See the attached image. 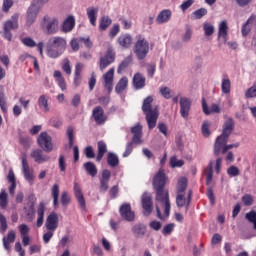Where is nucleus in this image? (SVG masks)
Returning a JSON list of instances; mask_svg holds the SVG:
<instances>
[{"instance_id":"f257e3e1","label":"nucleus","mask_w":256,"mask_h":256,"mask_svg":"<svg viewBox=\"0 0 256 256\" xmlns=\"http://www.w3.org/2000/svg\"><path fill=\"white\" fill-rule=\"evenodd\" d=\"M167 184V175L165 171L160 169L157 174L153 177L152 185L154 191H156V201L164 204V213L166 217H169L171 213V202L169 200V191L165 190V185Z\"/></svg>"},{"instance_id":"f03ea898","label":"nucleus","mask_w":256,"mask_h":256,"mask_svg":"<svg viewBox=\"0 0 256 256\" xmlns=\"http://www.w3.org/2000/svg\"><path fill=\"white\" fill-rule=\"evenodd\" d=\"M67 49V40L60 36H52L46 44V53L50 59H57L65 53Z\"/></svg>"},{"instance_id":"7ed1b4c3","label":"nucleus","mask_w":256,"mask_h":256,"mask_svg":"<svg viewBox=\"0 0 256 256\" xmlns=\"http://www.w3.org/2000/svg\"><path fill=\"white\" fill-rule=\"evenodd\" d=\"M142 111L145 115L148 129L150 131L155 129L157 127V119H159V110L153 109V96H147L143 100Z\"/></svg>"},{"instance_id":"20e7f679","label":"nucleus","mask_w":256,"mask_h":256,"mask_svg":"<svg viewBox=\"0 0 256 256\" xmlns=\"http://www.w3.org/2000/svg\"><path fill=\"white\" fill-rule=\"evenodd\" d=\"M233 129H235V122L233 118H229L223 125L222 134L216 138V153H219L221 145L228 143L229 136L233 133Z\"/></svg>"},{"instance_id":"39448f33","label":"nucleus","mask_w":256,"mask_h":256,"mask_svg":"<svg viewBox=\"0 0 256 256\" xmlns=\"http://www.w3.org/2000/svg\"><path fill=\"white\" fill-rule=\"evenodd\" d=\"M45 3H47V0H33L31 2L26 16L27 27H31V25L35 23V19H37V15H39V11H41V8Z\"/></svg>"},{"instance_id":"423d86ee","label":"nucleus","mask_w":256,"mask_h":256,"mask_svg":"<svg viewBox=\"0 0 256 256\" xmlns=\"http://www.w3.org/2000/svg\"><path fill=\"white\" fill-rule=\"evenodd\" d=\"M136 39L134 53L139 61H143L147 57V53H149V42L141 35L136 36Z\"/></svg>"},{"instance_id":"0eeeda50","label":"nucleus","mask_w":256,"mask_h":256,"mask_svg":"<svg viewBox=\"0 0 256 256\" xmlns=\"http://www.w3.org/2000/svg\"><path fill=\"white\" fill-rule=\"evenodd\" d=\"M187 178L182 177L178 181L177 185V196H176V205L177 207H185V191H187Z\"/></svg>"},{"instance_id":"6e6552de","label":"nucleus","mask_w":256,"mask_h":256,"mask_svg":"<svg viewBox=\"0 0 256 256\" xmlns=\"http://www.w3.org/2000/svg\"><path fill=\"white\" fill-rule=\"evenodd\" d=\"M37 143L45 153H51L53 151V139L47 132L40 133Z\"/></svg>"},{"instance_id":"1a4fd4ad","label":"nucleus","mask_w":256,"mask_h":256,"mask_svg":"<svg viewBox=\"0 0 256 256\" xmlns=\"http://www.w3.org/2000/svg\"><path fill=\"white\" fill-rule=\"evenodd\" d=\"M17 19H19V16L14 15L12 16L11 20H8L4 23V38L7 39V41H11L13 37V34H11V31L19 27V22L17 21Z\"/></svg>"},{"instance_id":"9d476101","label":"nucleus","mask_w":256,"mask_h":256,"mask_svg":"<svg viewBox=\"0 0 256 256\" xmlns=\"http://www.w3.org/2000/svg\"><path fill=\"white\" fill-rule=\"evenodd\" d=\"M44 29L48 35H55L59 31V20L57 18L44 17Z\"/></svg>"},{"instance_id":"9b49d317","label":"nucleus","mask_w":256,"mask_h":256,"mask_svg":"<svg viewBox=\"0 0 256 256\" xmlns=\"http://www.w3.org/2000/svg\"><path fill=\"white\" fill-rule=\"evenodd\" d=\"M21 159L24 178L30 183V185H32L33 181H35V175L33 174V170H31V167H29V162L27 161V154H22Z\"/></svg>"},{"instance_id":"f8f14e48","label":"nucleus","mask_w":256,"mask_h":256,"mask_svg":"<svg viewBox=\"0 0 256 256\" xmlns=\"http://www.w3.org/2000/svg\"><path fill=\"white\" fill-rule=\"evenodd\" d=\"M142 208L144 209L145 217H149L153 213V198L149 192H144L141 197Z\"/></svg>"},{"instance_id":"ddd939ff","label":"nucleus","mask_w":256,"mask_h":256,"mask_svg":"<svg viewBox=\"0 0 256 256\" xmlns=\"http://www.w3.org/2000/svg\"><path fill=\"white\" fill-rule=\"evenodd\" d=\"M119 213L124 221H128V223H133V221H135V212L131 210V204H122L119 208Z\"/></svg>"},{"instance_id":"4468645a","label":"nucleus","mask_w":256,"mask_h":256,"mask_svg":"<svg viewBox=\"0 0 256 256\" xmlns=\"http://www.w3.org/2000/svg\"><path fill=\"white\" fill-rule=\"evenodd\" d=\"M192 101L187 97L180 98V114L183 119H187L189 117V112L191 111Z\"/></svg>"},{"instance_id":"2eb2a0df","label":"nucleus","mask_w":256,"mask_h":256,"mask_svg":"<svg viewBox=\"0 0 256 256\" xmlns=\"http://www.w3.org/2000/svg\"><path fill=\"white\" fill-rule=\"evenodd\" d=\"M46 229L48 231H57V227H59V215L57 213H50L46 219Z\"/></svg>"},{"instance_id":"dca6fc26","label":"nucleus","mask_w":256,"mask_h":256,"mask_svg":"<svg viewBox=\"0 0 256 256\" xmlns=\"http://www.w3.org/2000/svg\"><path fill=\"white\" fill-rule=\"evenodd\" d=\"M92 117L97 125H103L107 121V116H105V110L103 107L96 106L92 111Z\"/></svg>"},{"instance_id":"f3484780","label":"nucleus","mask_w":256,"mask_h":256,"mask_svg":"<svg viewBox=\"0 0 256 256\" xmlns=\"http://www.w3.org/2000/svg\"><path fill=\"white\" fill-rule=\"evenodd\" d=\"M131 232L135 239H143L144 235H147V226L144 223H136L132 226Z\"/></svg>"},{"instance_id":"a211bd4d","label":"nucleus","mask_w":256,"mask_h":256,"mask_svg":"<svg viewBox=\"0 0 256 256\" xmlns=\"http://www.w3.org/2000/svg\"><path fill=\"white\" fill-rule=\"evenodd\" d=\"M74 194L75 197L83 211L86 209V203H85V196H83V190H81V185L79 183L75 182L74 183Z\"/></svg>"},{"instance_id":"6ab92c4d","label":"nucleus","mask_w":256,"mask_h":256,"mask_svg":"<svg viewBox=\"0 0 256 256\" xmlns=\"http://www.w3.org/2000/svg\"><path fill=\"white\" fill-rule=\"evenodd\" d=\"M111 179V171L104 169L102 171V178L100 179V191L105 193L109 189V180Z\"/></svg>"},{"instance_id":"aec40b11","label":"nucleus","mask_w":256,"mask_h":256,"mask_svg":"<svg viewBox=\"0 0 256 256\" xmlns=\"http://www.w3.org/2000/svg\"><path fill=\"white\" fill-rule=\"evenodd\" d=\"M113 61H115V53H113L111 50H108L106 55L100 58V71L107 69V67H109Z\"/></svg>"},{"instance_id":"412c9836","label":"nucleus","mask_w":256,"mask_h":256,"mask_svg":"<svg viewBox=\"0 0 256 256\" xmlns=\"http://www.w3.org/2000/svg\"><path fill=\"white\" fill-rule=\"evenodd\" d=\"M216 145H217V140H215L214 143V155L215 157H219V155H225V153H227V151L233 149V147H235V149H237V147H239V142L235 143V144H229L227 145V143L224 144H220L219 150L218 152L216 151Z\"/></svg>"},{"instance_id":"4be33fe9","label":"nucleus","mask_w":256,"mask_h":256,"mask_svg":"<svg viewBox=\"0 0 256 256\" xmlns=\"http://www.w3.org/2000/svg\"><path fill=\"white\" fill-rule=\"evenodd\" d=\"M145 81L146 79L144 75L137 72L132 78V85L136 91H139V89H143L145 87Z\"/></svg>"},{"instance_id":"5701e85b","label":"nucleus","mask_w":256,"mask_h":256,"mask_svg":"<svg viewBox=\"0 0 256 256\" xmlns=\"http://www.w3.org/2000/svg\"><path fill=\"white\" fill-rule=\"evenodd\" d=\"M113 75H115V69L111 68L107 73L103 75L104 87L109 93L113 91Z\"/></svg>"},{"instance_id":"b1692460","label":"nucleus","mask_w":256,"mask_h":256,"mask_svg":"<svg viewBox=\"0 0 256 256\" xmlns=\"http://www.w3.org/2000/svg\"><path fill=\"white\" fill-rule=\"evenodd\" d=\"M32 159H34L35 163H47V161H50L51 157L48 155L43 154V150L36 149L32 151L31 153Z\"/></svg>"},{"instance_id":"393cba45","label":"nucleus","mask_w":256,"mask_h":256,"mask_svg":"<svg viewBox=\"0 0 256 256\" xmlns=\"http://www.w3.org/2000/svg\"><path fill=\"white\" fill-rule=\"evenodd\" d=\"M131 133H133V143H135L136 145H140L141 137H143V127L141 125H136L131 128Z\"/></svg>"},{"instance_id":"a878e982","label":"nucleus","mask_w":256,"mask_h":256,"mask_svg":"<svg viewBox=\"0 0 256 256\" xmlns=\"http://www.w3.org/2000/svg\"><path fill=\"white\" fill-rule=\"evenodd\" d=\"M202 110L205 115H211V113H221V108H219V105L217 104H212L209 109L207 100H205V98H202Z\"/></svg>"},{"instance_id":"bb28decb","label":"nucleus","mask_w":256,"mask_h":256,"mask_svg":"<svg viewBox=\"0 0 256 256\" xmlns=\"http://www.w3.org/2000/svg\"><path fill=\"white\" fill-rule=\"evenodd\" d=\"M170 19H171V10L165 9L158 14L156 18V23H158V25H163V23L169 22Z\"/></svg>"},{"instance_id":"cd10ccee","label":"nucleus","mask_w":256,"mask_h":256,"mask_svg":"<svg viewBox=\"0 0 256 256\" xmlns=\"http://www.w3.org/2000/svg\"><path fill=\"white\" fill-rule=\"evenodd\" d=\"M75 27V17L73 16H68L62 25V31L63 33H69L70 31H73Z\"/></svg>"},{"instance_id":"c85d7f7f","label":"nucleus","mask_w":256,"mask_h":256,"mask_svg":"<svg viewBox=\"0 0 256 256\" xmlns=\"http://www.w3.org/2000/svg\"><path fill=\"white\" fill-rule=\"evenodd\" d=\"M15 231L13 230H10L7 234V237L3 238L2 241H3V247L4 249H6V251H11V245H9V243H15Z\"/></svg>"},{"instance_id":"c756f323","label":"nucleus","mask_w":256,"mask_h":256,"mask_svg":"<svg viewBox=\"0 0 256 256\" xmlns=\"http://www.w3.org/2000/svg\"><path fill=\"white\" fill-rule=\"evenodd\" d=\"M132 41H133V38L129 34L121 35L118 38L119 46L123 47L124 49H129V47H131Z\"/></svg>"},{"instance_id":"7c9ffc66","label":"nucleus","mask_w":256,"mask_h":256,"mask_svg":"<svg viewBox=\"0 0 256 256\" xmlns=\"http://www.w3.org/2000/svg\"><path fill=\"white\" fill-rule=\"evenodd\" d=\"M37 215H38V219H37L36 227H43V221L45 217V204L43 202L39 203Z\"/></svg>"},{"instance_id":"2f4dec72","label":"nucleus","mask_w":256,"mask_h":256,"mask_svg":"<svg viewBox=\"0 0 256 256\" xmlns=\"http://www.w3.org/2000/svg\"><path fill=\"white\" fill-rule=\"evenodd\" d=\"M24 213L28 221H33L35 219V202H28L27 207H24Z\"/></svg>"},{"instance_id":"473e14b6","label":"nucleus","mask_w":256,"mask_h":256,"mask_svg":"<svg viewBox=\"0 0 256 256\" xmlns=\"http://www.w3.org/2000/svg\"><path fill=\"white\" fill-rule=\"evenodd\" d=\"M54 78L56 79L61 91L67 90V83L65 82V77H63V74L61 71L56 70L54 71Z\"/></svg>"},{"instance_id":"72a5a7b5","label":"nucleus","mask_w":256,"mask_h":256,"mask_svg":"<svg viewBox=\"0 0 256 256\" xmlns=\"http://www.w3.org/2000/svg\"><path fill=\"white\" fill-rule=\"evenodd\" d=\"M97 147H98V154L96 156V161L99 163L107 153V144L103 141H98Z\"/></svg>"},{"instance_id":"f704fd0d","label":"nucleus","mask_w":256,"mask_h":256,"mask_svg":"<svg viewBox=\"0 0 256 256\" xmlns=\"http://www.w3.org/2000/svg\"><path fill=\"white\" fill-rule=\"evenodd\" d=\"M228 31H229V26H227V21L223 20L219 24L218 37H222L224 39V43L227 42Z\"/></svg>"},{"instance_id":"c9c22d12","label":"nucleus","mask_w":256,"mask_h":256,"mask_svg":"<svg viewBox=\"0 0 256 256\" xmlns=\"http://www.w3.org/2000/svg\"><path fill=\"white\" fill-rule=\"evenodd\" d=\"M38 107L39 109H42L44 113H49V99L47 98V95H41L38 98Z\"/></svg>"},{"instance_id":"e433bc0d","label":"nucleus","mask_w":256,"mask_h":256,"mask_svg":"<svg viewBox=\"0 0 256 256\" xmlns=\"http://www.w3.org/2000/svg\"><path fill=\"white\" fill-rule=\"evenodd\" d=\"M127 85H129V80L124 76L116 84V93H123V91L127 89Z\"/></svg>"},{"instance_id":"4c0bfd02","label":"nucleus","mask_w":256,"mask_h":256,"mask_svg":"<svg viewBox=\"0 0 256 256\" xmlns=\"http://www.w3.org/2000/svg\"><path fill=\"white\" fill-rule=\"evenodd\" d=\"M255 23V17L251 16L246 23L242 26V35L243 37H247L249 33H251V25Z\"/></svg>"},{"instance_id":"58836bf2","label":"nucleus","mask_w":256,"mask_h":256,"mask_svg":"<svg viewBox=\"0 0 256 256\" xmlns=\"http://www.w3.org/2000/svg\"><path fill=\"white\" fill-rule=\"evenodd\" d=\"M84 169L90 177L97 176V166L93 162H86L84 163Z\"/></svg>"},{"instance_id":"ea45409f","label":"nucleus","mask_w":256,"mask_h":256,"mask_svg":"<svg viewBox=\"0 0 256 256\" xmlns=\"http://www.w3.org/2000/svg\"><path fill=\"white\" fill-rule=\"evenodd\" d=\"M51 196L54 207H59V184H54L51 189Z\"/></svg>"},{"instance_id":"a19ab883","label":"nucleus","mask_w":256,"mask_h":256,"mask_svg":"<svg viewBox=\"0 0 256 256\" xmlns=\"http://www.w3.org/2000/svg\"><path fill=\"white\" fill-rule=\"evenodd\" d=\"M107 163L110 167H118L119 165V156H117V154L110 152L108 153V157H107Z\"/></svg>"},{"instance_id":"79ce46f5","label":"nucleus","mask_w":256,"mask_h":256,"mask_svg":"<svg viewBox=\"0 0 256 256\" xmlns=\"http://www.w3.org/2000/svg\"><path fill=\"white\" fill-rule=\"evenodd\" d=\"M206 173V185H211V181H213V161L209 162L208 167L205 169Z\"/></svg>"},{"instance_id":"37998d69","label":"nucleus","mask_w":256,"mask_h":256,"mask_svg":"<svg viewBox=\"0 0 256 256\" xmlns=\"http://www.w3.org/2000/svg\"><path fill=\"white\" fill-rule=\"evenodd\" d=\"M192 37H193V29L189 26V24H186L185 33L182 36L183 43H189Z\"/></svg>"},{"instance_id":"c03bdc74","label":"nucleus","mask_w":256,"mask_h":256,"mask_svg":"<svg viewBox=\"0 0 256 256\" xmlns=\"http://www.w3.org/2000/svg\"><path fill=\"white\" fill-rule=\"evenodd\" d=\"M203 31H204V35L206 37H211V35H213V33H215V26H213V24H211L209 22H205L203 24Z\"/></svg>"},{"instance_id":"a18cd8bd","label":"nucleus","mask_w":256,"mask_h":256,"mask_svg":"<svg viewBox=\"0 0 256 256\" xmlns=\"http://www.w3.org/2000/svg\"><path fill=\"white\" fill-rule=\"evenodd\" d=\"M112 20L108 16H103L100 21V31H107V27L111 25Z\"/></svg>"},{"instance_id":"49530a36","label":"nucleus","mask_w":256,"mask_h":256,"mask_svg":"<svg viewBox=\"0 0 256 256\" xmlns=\"http://www.w3.org/2000/svg\"><path fill=\"white\" fill-rule=\"evenodd\" d=\"M131 56L126 57L119 65L118 69H117V73H122L124 71V69H127V67H129V65H131Z\"/></svg>"},{"instance_id":"de8ad7c7","label":"nucleus","mask_w":256,"mask_h":256,"mask_svg":"<svg viewBox=\"0 0 256 256\" xmlns=\"http://www.w3.org/2000/svg\"><path fill=\"white\" fill-rule=\"evenodd\" d=\"M160 95L164 97V99H171L173 97V91L169 89V87L164 86L160 88Z\"/></svg>"},{"instance_id":"09e8293b","label":"nucleus","mask_w":256,"mask_h":256,"mask_svg":"<svg viewBox=\"0 0 256 256\" xmlns=\"http://www.w3.org/2000/svg\"><path fill=\"white\" fill-rule=\"evenodd\" d=\"M221 87H222V93H225V95L231 93V80L223 79Z\"/></svg>"},{"instance_id":"8fccbe9b","label":"nucleus","mask_w":256,"mask_h":256,"mask_svg":"<svg viewBox=\"0 0 256 256\" xmlns=\"http://www.w3.org/2000/svg\"><path fill=\"white\" fill-rule=\"evenodd\" d=\"M87 15L90 20L91 25L95 26V23L97 21V9H88Z\"/></svg>"},{"instance_id":"3c124183","label":"nucleus","mask_w":256,"mask_h":256,"mask_svg":"<svg viewBox=\"0 0 256 256\" xmlns=\"http://www.w3.org/2000/svg\"><path fill=\"white\" fill-rule=\"evenodd\" d=\"M245 219L250 223H253L254 229H256V212L255 210H251L250 212L245 214Z\"/></svg>"},{"instance_id":"603ef678","label":"nucleus","mask_w":256,"mask_h":256,"mask_svg":"<svg viewBox=\"0 0 256 256\" xmlns=\"http://www.w3.org/2000/svg\"><path fill=\"white\" fill-rule=\"evenodd\" d=\"M185 162L183 160H178L177 156H173L170 158V166L175 169V167H183Z\"/></svg>"},{"instance_id":"864d4df0","label":"nucleus","mask_w":256,"mask_h":256,"mask_svg":"<svg viewBox=\"0 0 256 256\" xmlns=\"http://www.w3.org/2000/svg\"><path fill=\"white\" fill-rule=\"evenodd\" d=\"M7 229H8L7 218L5 217V215L0 213V233H5Z\"/></svg>"},{"instance_id":"5fc2aeb1","label":"nucleus","mask_w":256,"mask_h":256,"mask_svg":"<svg viewBox=\"0 0 256 256\" xmlns=\"http://www.w3.org/2000/svg\"><path fill=\"white\" fill-rule=\"evenodd\" d=\"M22 43L25 47H37V42H35L31 37L22 38Z\"/></svg>"},{"instance_id":"6e6d98bb","label":"nucleus","mask_w":256,"mask_h":256,"mask_svg":"<svg viewBox=\"0 0 256 256\" xmlns=\"http://www.w3.org/2000/svg\"><path fill=\"white\" fill-rule=\"evenodd\" d=\"M62 70L66 75H71V64L68 58L63 60Z\"/></svg>"},{"instance_id":"4d7b16f0","label":"nucleus","mask_w":256,"mask_h":256,"mask_svg":"<svg viewBox=\"0 0 256 256\" xmlns=\"http://www.w3.org/2000/svg\"><path fill=\"white\" fill-rule=\"evenodd\" d=\"M239 168H237V166H230L228 169H227V174L230 176V177H239Z\"/></svg>"},{"instance_id":"13d9d810","label":"nucleus","mask_w":256,"mask_h":256,"mask_svg":"<svg viewBox=\"0 0 256 256\" xmlns=\"http://www.w3.org/2000/svg\"><path fill=\"white\" fill-rule=\"evenodd\" d=\"M20 143L24 149H29L31 147V138L29 136L20 137Z\"/></svg>"},{"instance_id":"bf43d9fd","label":"nucleus","mask_w":256,"mask_h":256,"mask_svg":"<svg viewBox=\"0 0 256 256\" xmlns=\"http://www.w3.org/2000/svg\"><path fill=\"white\" fill-rule=\"evenodd\" d=\"M84 153L87 159H95V151L93 150V146H87L84 149Z\"/></svg>"},{"instance_id":"052dcab7","label":"nucleus","mask_w":256,"mask_h":256,"mask_svg":"<svg viewBox=\"0 0 256 256\" xmlns=\"http://www.w3.org/2000/svg\"><path fill=\"white\" fill-rule=\"evenodd\" d=\"M157 69V66L155 64H147V75L150 79H153L155 76V71Z\"/></svg>"},{"instance_id":"680f3d73","label":"nucleus","mask_w":256,"mask_h":256,"mask_svg":"<svg viewBox=\"0 0 256 256\" xmlns=\"http://www.w3.org/2000/svg\"><path fill=\"white\" fill-rule=\"evenodd\" d=\"M193 15L195 16V19H202V17H205V15H207V9L200 8V9L194 11Z\"/></svg>"},{"instance_id":"e2e57ef3","label":"nucleus","mask_w":256,"mask_h":256,"mask_svg":"<svg viewBox=\"0 0 256 256\" xmlns=\"http://www.w3.org/2000/svg\"><path fill=\"white\" fill-rule=\"evenodd\" d=\"M206 195H207V197H208V199L210 201V204L211 205H215V194L213 192V188L208 187L207 191H206Z\"/></svg>"},{"instance_id":"0e129e2a","label":"nucleus","mask_w":256,"mask_h":256,"mask_svg":"<svg viewBox=\"0 0 256 256\" xmlns=\"http://www.w3.org/2000/svg\"><path fill=\"white\" fill-rule=\"evenodd\" d=\"M61 203L64 207H67V205H69V203H71V198L69 197V194L67 192L62 193Z\"/></svg>"},{"instance_id":"69168bd1","label":"nucleus","mask_w":256,"mask_h":256,"mask_svg":"<svg viewBox=\"0 0 256 256\" xmlns=\"http://www.w3.org/2000/svg\"><path fill=\"white\" fill-rule=\"evenodd\" d=\"M245 97H246L247 99L256 97V84H254L252 87H250V88L246 91Z\"/></svg>"},{"instance_id":"338daca9","label":"nucleus","mask_w":256,"mask_h":256,"mask_svg":"<svg viewBox=\"0 0 256 256\" xmlns=\"http://www.w3.org/2000/svg\"><path fill=\"white\" fill-rule=\"evenodd\" d=\"M209 122L205 121L202 124V135L204 137H209V135H211V131L209 130Z\"/></svg>"},{"instance_id":"774afa93","label":"nucleus","mask_w":256,"mask_h":256,"mask_svg":"<svg viewBox=\"0 0 256 256\" xmlns=\"http://www.w3.org/2000/svg\"><path fill=\"white\" fill-rule=\"evenodd\" d=\"M67 135H68V139H69V147L70 149L73 147L74 144V131H73V127H68L67 129Z\"/></svg>"}]
</instances>
